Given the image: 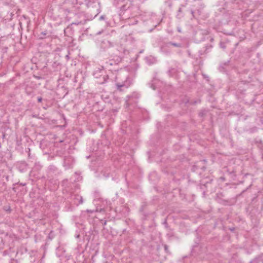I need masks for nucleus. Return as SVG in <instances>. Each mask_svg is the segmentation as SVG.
<instances>
[{"label": "nucleus", "instance_id": "1", "mask_svg": "<svg viewBox=\"0 0 263 263\" xmlns=\"http://www.w3.org/2000/svg\"><path fill=\"white\" fill-rule=\"evenodd\" d=\"M120 74L116 77L115 86L116 90L119 91H123L125 89L128 88L131 85V81L128 76H125L124 80H121Z\"/></svg>", "mask_w": 263, "mask_h": 263}, {"label": "nucleus", "instance_id": "2", "mask_svg": "<svg viewBox=\"0 0 263 263\" xmlns=\"http://www.w3.org/2000/svg\"><path fill=\"white\" fill-rule=\"evenodd\" d=\"M140 95L136 92L134 91L130 95H128L126 97V99L125 100L126 105L127 106H129L130 105H136L138 103L139 101V99L140 98Z\"/></svg>", "mask_w": 263, "mask_h": 263}, {"label": "nucleus", "instance_id": "3", "mask_svg": "<svg viewBox=\"0 0 263 263\" xmlns=\"http://www.w3.org/2000/svg\"><path fill=\"white\" fill-rule=\"evenodd\" d=\"M250 186L251 185L246 189L243 190L239 194L237 195L234 198H232L230 200H222V204L224 205H232L235 204L237 201V198L244 193Z\"/></svg>", "mask_w": 263, "mask_h": 263}, {"label": "nucleus", "instance_id": "4", "mask_svg": "<svg viewBox=\"0 0 263 263\" xmlns=\"http://www.w3.org/2000/svg\"><path fill=\"white\" fill-rule=\"evenodd\" d=\"M79 17H83V19L81 20V21H76L75 22L72 23L70 25V26H69L65 30V32H66V30L69 29L71 28V26L73 25H83V24H85L86 23V22H87V20L85 18V16H84V15H83V14H79Z\"/></svg>", "mask_w": 263, "mask_h": 263}, {"label": "nucleus", "instance_id": "5", "mask_svg": "<svg viewBox=\"0 0 263 263\" xmlns=\"http://www.w3.org/2000/svg\"><path fill=\"white\" fill-rule=\"evenodd\" d=\"M48 177L50 178V175L52 176V174L57 175L59 174V173L58 172V168L53 165H50L48 167Z\"/></svg>", "mask_w": 263, "mask_h": 263}, {"label": "nucleus", "instance_id": "6", "mask_svg": "<svg viewBox=\"0 0 263 263\" xmlns=\"http://www.w3.org/2000/svg\"><path fill=\"white\" fill-rule=\"evenodd\" d=\"M120 61V58L117 59L116 61H115L113 59H109L105 62V66L106 68H110V66L117 64Z\"/></svg>", "mask_w": 263, "mask_h": 263}, {"label": "nucleus", "instance_id": "7", "mask_svg": "<svg viewBox=\"0 0 263 263\" xmlns=\"http://www.w3.org/2000/svg\"><path fill=\"white\" fill-rule=\"evenodd\" d=\"M86 5L88 8H97V5L94 0H85Z\"/></svg>", "mask_w": 263, "mask_h": 263}, {"label": "nucleus", "instance_id": "8", "mask_svg": "<svg viewBox=\"0 0 263 263\" xmlns=\"http://www.w3.org/2000/svg\"><path fill=\"white\" fill-rule=\"evenodd\" d=\"M172 45L176 47H178V48H180L182 47V44L181 43H174L172 42H169L164 43V45L161 47V49L162 50L164 47H168V45Z\"/></svg>", "mask_w": 263, "mask_h": 263}, {"label": "nucleus", "instance_id": "9", "mask_svg": "<svg viewBox=\"0 0 263 263\" xmlns=\"http://www.w3.org/2000/svg\"><path fill=\"white\" fill-rule=\"evenodd\" d=\"M73 199L75 200L74 203L77 205L82 204L83 202V197L79 195H74L73 196Z\"/></svg>", "mask_w": 263, "mask_h": 263}, {"label": "nucleus", "instance_id": "10", "mask_svg": "<svg viewBox=\"0 0 263 263\" xmlns=\"http://www.w3.org/2000/svg\"><path fill=\"white\" fill-rule=\"evenodd\" d=\"M50 36V33L46 30L41 32V33L39 35V38L40 39H44L46 37H49Z\"/></svg>", "mask_w": 263, "mask_h": 263}, {"label": "nucleus", "instance_id": "11", "mask_svg": "<svg viewBox=\"0 0 263 263\" xmlns=\"http://www.w3.org/2000/svg\"><path fill=\"white\" fill-rule=\"evenodd\" d=\"M132 6V2L128 1L126 2L125 4L123 5L121 7V10L123 11H126L130 8Z\"/></svg>", "mask_w": 263, "mask_h": 263}, {"label": "nucleus", "instance_id": "12", "mask_svg": "<svg viewBox=\"0 0 263 263\" xmlns=\"http://www.w3.org/2000/svg\"><path fill=\"white\" fill-rule=\"evenodd\" d=\"M27 164L25 161H21L18 164V167L21 171H24V169L26 168Z\"/></svg>", "mask_w": 263, "mask_h": 263}, {"label": "nucleus", "instance_id": "13", "mask_svg": "<svg viewBox=\"0 0 263 263\" xmlns=\"http://www.w3.org/2000/svg\"><path fill=\"white\" fill-rule=\"evenodd\" d=\"M177 72V70L175 68H171L168 71V73L171 77H173L175 74Z\"/></svg>", "mask_w": 263, "mask_h": 263}, {"label": "nucleus", "instance_id": "14", "mask_svg": "<svg viewBox=\"0 0 263 263\" xmlns=\"http://www.w3.org/2000/svg\"><path fill=\"white\" fill-rule=\"evenodd\" d=\"M227 172L229 173V174L231 175L232 177H236V172L234 170H233L232 171H229V170H227Z\"/></svg>", "mask_w": 263, "mask_h": 263}, {"label": "nucleus", "instance_id": "15", "mask_svg": "<svg viewBox=\"0 0 263 263\" xmlns=\"http://www.w3.org/2000/svg\"><path fill=\"white\" fill-rule=\"evenodd\" d=\"M212 47H213V46H212V45H207V46H206V47H205V50H204V52L205 53H207L208 52V49H211V48H212Z\"/></svg>", "mask_w": 263, "mask_h": 263}, {"label": "nucleus", "instance_id": "16", "mask_svg": "<svg viewBox=\"0 0 263 263\" xmlns=\"http://www.w3.org/2000/svg\"><path fill=\"white\" fill-rule=\"evenodd\" d=\"M4 210L9 213H10L11 211V209L10 206H4Z\"/></svg>", "mask_w": 263, "mask_h": 263}, {"label": "nucleus", "instance_id": "17", "mask_svg": "<svg viewBox=\"0 0 263 263\" xmlns=\"http://www.w3.org/2000/svg\"><path fill=\"white\" fill-rule=\"evenodd\" d=\"M108 78V76L107 75H104V76H103L104 81H103V82H100V83H101V84H103V83H104L106 81V80H107V79Z\"/></svg>", "mask_w": 263, "mask_h": 263}, {"label": "nucleus", "instance_id": "18", "mask_svg": "<svg viewBox=\"0 0 263 263\" xmlns=\"http://www.w3.org/2000/svg\"><path fill=\"white\" fill-rule=\"evenodd\" d=\"M164 250H165V252L166 253H168V247L166 245H164Z\"/></svg>", "mask_w": 263, "mask_h": 263}, {"label": "nucleus", "instance_id": "19", "mask_svg": "<svg viewBox=\"0 0 263 263\" xmlns=\"http://www.w3.org/2000/svg\"><path fill=\"white\" fill-rule=\"evenodd\" d=\"M53 232L51 231L50 233L49 234L48 237L49 239H51L53 238V235H52Z\"/></svg>", "mask_w": 263, "mask_h": 263}, {"label": "nucleus", "instance_id": "20", "mask_svg": "<svg viewBox=\"0 0 263 263\" xmlns=\"http://www.w3.org/2000/svg\"><path fill=\"white\" fill-rule=\"evenodd\" d=\"M200 100H197V101H195V102H193V103L191 102V104H196V103H200Z\"/></svg>", "mask_w": 263, "mask_h": 263}, {"label": "nucleus", "instance_id": "21", "mask_svg": "<svg viewBox=\"0 0 263 263\" xmlns=\"http://www.w3.org/2000/svg\"><path fill=\"white\" fill-rule=\"evenodd\" d=\"M42 97H38V98H37V101H38L39 102H42Z\"/></svg>", "mask_w": 263, "mask_h": 263}, {"label": "nucleus", "instance_id": "22", "mask_svg": "<svg viewBox=\"0 0 263 263\" xmlns=\"http://www.w3.org/2000/svg\"><path fill=\"white\" fill-rule=\"evenodd\" d=\"M191 14H192L193 17H194V11L193 10H191Z\"/></svg>", "mask_w": 263, "mask_h": 263}, {"label": "nucleus", "instance_id": "23", "mask_svg": "<svg viewBox=\"0 0 263 263\" xmlns=\"http://www.w3.org/2000/svg\"><path fill=\"white\" fill-rule=\"evenodd\" d=\"M204 114L202 112H201L199 113V116L201 117H202L203 116Z\"/></svg>", "mask_w": 263, "mask_h": 263}, {"label": "nucleus", "instance_id": "24", "mask_svg": "<svg viewBox=\"0 0 263 263\" xmlns=\"http://www.w3.org/2000/svg\"><path fill=\"white\" fill-rule=\"evenodd\" d=\"M178 12H182V9L181 8H179V9L178 10Z\"/></svg>", "mask_w": 263, "mask_h": 263}, {"label": "nucleus", "instance_id": "25", "mask_svg": "<svg viewBox=\"0 0 263 263\" xmlns=\"http://www.w3.org/2000/svg\"><path fill=\"white\" fill-rule=\"evenodd\" d=\"M100 20H103L104 19V16L103 15H102L100 17Z\"/></svg>", "mask_w": 263, "mask_h": 263}, {"label": "nucleus", "instance_id": "26", "mask_svg": "<svg viewBox=\"0 0 263 263\" xmlns=\"http://www.w3.org/2000/svg\"><path fill=\"white\" fill-rule=\"evenodd\" d=\"M199 54H200V55H202L203 54L202 51H199Z\"/></svg>", "mask_w": 263, "mask_h": 263}, {"label": "nucleus", "instance_id": "27", "mask_svg": "<svg viewBox=\"0 0 263 263\" xmlns=\"http://www.w3.org/2000/svg\"><path fill=\"white\" fill-rule=\"evenodd\" d=\"M106 224V221H104L103 223V225H105Z\"/></svg>", "mask_w": 263, "mask_h": 263}, {"label": "nucleus", "instance_id": "28", "mask_svg": "<svg viewBox=\"0 0 263 263\" xmlns=\"http://www.w3.org/2000/svg\"><path fill=\"white\" fill-rule=\"evenodd\" d=\"M213 41H214V39H213V38H212H212H211V39H210V41H211V42H213Z\"/></svg>", "mask_w": 263, "mask_h": 263}, {"label": "nucleus", "instance_id": "29", "mask_svg": "<svg viewBox=\"0 0 263 263\" xmlns=\"http://www.w3.org/2000/svg\"><path fill=\"white\" fill-rule=\"evenodd\" d=\"M20 184H21V185H22V186H24L26 184H25V183H21Z\"/></svg>", "mask_w": 263, "mask_h": 263}, {"label": "nucleus", "instance_id": "30", "mask_svg": "<svg viewBox=\"0 0 263 263\" xmlns=\"http://www.w3.org/2000/svg\"><path fill=\"white\" fill-rule=\"evenodd\" d=\"M87 212H88V213H91V212H92L91 211H89V210H87Z\"/></svg>", "mask_w": 263, "mask_h": 263}, {"label": "nucleus", "instance_id": "31", "mask_svg": "<svg viewBox=\"0 0 263 263\" xmlns=\"http://www.w3.org/2000/svg\"><path fill=\"white\" fill-rule=\"evenodd\" d=\"M66 58H69V56L68 55H67Z\"/></svg>", "mask_w": 263, "mask_h": 263}, {"label": "nucleus", "instance_id": "32", "mask_svg": "<svg viewBox=\"0 0 263 263\" xmlns=\"http://www.w3.org/2000/svg\"><path fill=\"white\" fill-rule=\"evenodd\" d=\"M98 13H97L96 14H95V17L97 15Z\"/></svg>", "mask_w": 263, "mask_h": 263}]
</instances>
